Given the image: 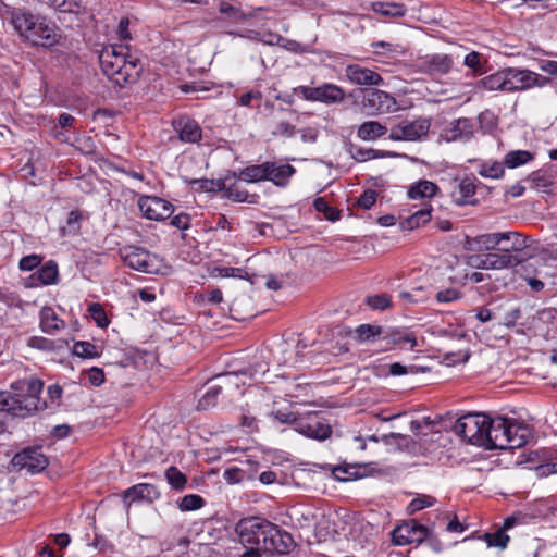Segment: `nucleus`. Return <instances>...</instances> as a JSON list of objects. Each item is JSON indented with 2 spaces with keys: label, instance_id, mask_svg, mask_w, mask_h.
I'll use <instances>...</instances> for the list:
<instances>
[{
  "label": "nucleus",
  "instance_id": "nucleus-22",
  "mask_svg": "<svg viewBox=\"0 0 557 557\" xmlns=\"http://www.w3.org/2000/svg\"><path fill=\"white\" fill-rule=\"evenodd\" d=\"M173 125L182 141L194 144L201 139L202 131L195 120L184 116L174 121Z\"/></svg>",
  "mask_w": 557,
  "mask_h": 557
},
{
  "label": "nucleus",
  "instance_id": "nucleus-49",
  "mask_svg": "<svg viewBox=\"0 0 557 557\" xmlns=\"http://www.w3.org/2000/svg\"><path fill=\"white\" fill-rule=\"evenodd\" d=\"M165 478L169 484L175 490H183L187 483L186 475L176 467H170L165 471Z\"/></svg>",
  "mask_w": 557,
  "mask_h": 557
},
{
  "label": "nucleus",
  "instance_id": "nucleus-25",
  "mask_svg": "<svg viewBox=\"0 0 557 557\" xmlns=\"http://www.w3.org/2000/svg\"><path fill=\"white\" fill-rule=\"evenodd\" d=\"M506 81H507V92H513L519 90H525L530 88L531 71L521 70L516 67H507Z\"/></svg>",
  "mask_w": 557,
  "mask_h": 557
},
{
  "label": "nucleus",
  "instance_id": "nucleus-24",
  "mask_svg": "<svg viewBox=\"0 0 557 557\" xmlns=\"http://www.w3.org/2000/svg\"><path fill=\"white\" fill-rule=\"evenodd\" d=\"M519 520L520 518L516 516L507 517L504 520L502 529L493 533H484L483 539L486 542L487 546L505 549L510 540L509 536L506 534V531L515 527Z\"/></svg>",
  "mask_w": 557,
  "mask_h": 557
},
{
  "label": "nucleus",
  "instance_id": "nucleus-52",
  "mask_svg": "<svg viewBox=\"0 0 557 557\" xmlns=\"http://www.w3.org/2000/svg\"><path fill=\"white\" fill-rule=\"evenodd\" d=\"M88 312L94 321L100 327H106L109 324V320L107 318L106 311L100 304L94 302L89 305Z\"/></svg>",
  "mask_w": 557,
  "mask_h": 557
},
{
  "label": "nucleus",
  "instance_id": "nucleus-31",
  "mask_svg": "<svg viewBox=\"0 0 557 557\" xmlns=\"http://www.w3.org/2000/svg\"><path fill=\"white\" fill-rule=\"evenodd\" d=\"M431 220V208H422L399 222L401 230H414L424 225Z\"/></svg>",
  "mask_w": 557,
  "mask_h": 557
},
{
  "label": "nucleus",
  "instance_id": "nucleus-64",
  "mask_svg": "<svg viewBox=\"0 0 557 557\" xmlns=\"http://www.w3.org/2000/svg\"><path fill=\"white\" fill-rule=\"evenodd\" d=\"M375 200H376V194L375 191L373 190H368V191H364L359 200H358V205L363 208V209H370L374 203H375Z\"/></svg>",
  "mask_w": 557,
  "mask_h": 557
},
{
  "label": "nucleus",
  "instance_id": "nucleus-29",
  "mask_svg": "<svg viewBox=\"0 0 557 557\" xmlns=\"http://www.w3.org/2000/svg\"><path fill=\"white\" fill-rule=\"evenodd\" d=\"M40 330L47 334H53L65 327V322L59 318L51 307H44L40 312Z\"/></svg>",
  "mask_w": 557,
  "mask_h": 557
},
{
  "label": "nucleus",
  "instance_id": "nucleus-53",
  "mask_svg": "<svg viewBox=\"0 0 557 557\" xmlns=\"http://www.w3.org/2000/svg\"><path fill=\"white\" fill-rule=\"evenodd\" d=\"M27 346L30 348L44 350V351H50L55 348V344L53 341L48 339L42 336H32L29 337L27 342Z\"/></svg>",
  "mask_w": 557,
  "mask_h": 557
},
{
  "label": "nucleus",
  "instance_id": "nucleus-18",
  "mask_svg": "<svg viewBox=\"0 0 557 557\" xmlns=\"http://www.w3.org/2000/svg\"><path fill=\"white\" fill-rule=\"evenodd\" d=\"M3 16L9 21L18 36L26 40L29 27L34 25L36 15L25 9L5 7Z\"/></svg>",
  "mask_w": 557,
  "mask_h": 557
},
{
  "label": "nucleus",
  "instance_id": "nucleus-38",
  "mask_svg": "<svg viewBox=\"0 0 557 557\" xmlns=\"http://www.w3.org/2000/svg\"><path fill=\"white\" fill-rule=\"evenodd\" d=\"M486 61L484 60L483 54L478 51L469 52L463 59V64L468 69L472 70L473 77H476L484 73V63Z\"/></svg>",
  "mask_w": 557,
  "mask_h": 557
},
{
  "label": "nucleus",
  "instance_id": "nucleus-32",
  "mask_svg": "<svg viewBox=\"0 0 557 557\" xmlns=\"http://www.w3.org/2000/svg\"><path fill=\"white\" fill-rule=\"evenodd\" d=\"M478 87L490 91L500 90L507 92V81L505 69L483 77L478 82Z\"/></svg>",
  "mask_w": 557,
  "mask_h": 557
},
{
  "label": "nucleus",
  "instance_id": "nucleus-10",
  "mask_svg": "<svg viewBox=\"0 0 557 557\" xmlns=\"http://www.w3.org/2000/svg\"><path fill=\"white\" fill-rule=\"evenodd\" d=\"M455 65V58L448 53H432L419 60L421 72L433 77H441L451 72Z\"/></svg>",
  "mask_w": 557,
  "mask_h": 557
},
{
  "label": "nucleus",
  "instance_id": "nucleus-44",
  "mask_svg": "<svg viewBox=\"0 0 557 557\" xmlns=\"http://www.w3.org/2000/svg\"><path fill=\"white\" fill-rule=\"evenodd\" d=\"M222 392V385H212L208 388L206 394L199 399L197 409L198 410H208L209 408L215 406L218 396Z\"/></svg>",
  "mask_w": 557,
  "mask_h": 557
},
{
  "label": "nucleus",
  "instance_id": "nucleus-2",
  "mask_svg": "<svg viewBox=\"0 0 557 557\" xmlns=\"http://www.w3.org/2000/svg\"><path fill=\"white\" fill-rule=\"evenodd\" d=\"M99 61L103 73L121 87L135 83L144 70L141 59L125 45H113L103 49Z\"/></svg>",
  "mask_w": 557,
  "mask_h": 557
},
{
  "label": "nucleus",
  "instance_id": "nucleus-41",
  "mask_svg": "<svg viewBox=\"0 0 557 557\" xmlns=\"http://www.w3.org/2000/svg\"><path fill=\"white\" fill-rule=\"evenodd\" d=\"M221 190L225 191L226 198L237 201V202H253V200H250V195L247 190L242 189L237 184H231L226 186V184L223 182L220 186Z\"/></svg>",
  "mask_w": 557,
  "mask_h": 557
},
{
  "label": "nucleus",
  "instance_id": "nucleus-14",
  "mask_svg": "<svg viewBox=\"0 0 557 557\" xmlns=\"http://www.w3.org/2000/svg\"><path fill=\"white\" fill-rule=\"evenodd\" d=\"M296 432L309 438L323 441L331 435V426L324 423L315 413L300 417L296 422Z\"/></svg>",
  "mask_w": 557,
  "mask_h": 557
},
{
  "label": "nucleus",
  "instance_id": "nucleus-42",
  "mask_svg": "<svg viewBox=\"0 0 557 557\" xmlns=\"http://www.w3.org/2000/svg\"><path fill=\"white\" fill-rule=\"evenodd\" d=\"M313 207L318 212L322 213L324 219L327 221L335 222L341 218V211L330 206L323 197L315 198L313 201Z\"/></svg>",
  "mask_w": 557,
  "mask_h": 557
},
{
  "label": "nucleus",
  "instance_id": "nucleus-1",
  "mask_svg": "<svg viewBox=\"0 0 557 557\" xmlns=\"http://www.w3.org/2000/svg\"><path fill=\"white\" fill-rule=\"evenodd\" d=\"M44 382L37 377L22 379L11 384V391H0V411L26 418L47 408L40 400Z\"/></svg>",
  "mask_w": 557,
  "mask_h": 557
},
{
  "label": "nucleus",
  "instance_id": "nucleus-51",
  "mask_svg": "<svg viewBox=\"0 0 557 557\" xmlns=\"http://www.w3.org/2000/svg\"><path fill=\"white\" fill-rule=\"evenodd\" d=\"M83 215L79 211H71L66 219V225L62 227L64 234H76L81 228Z\"/></svg>",
  "mask_w": 557,
  "mask_h": 557
},
{
  "label": "nucleus",
  "instance_id": "nucleus-12",
  "mask_svg": "<svg viewBox=\"0 0 557 557\" xmlns=\"http://www.w3.org/2000/svg\"><path fill=\"white\" fill-rule=\"evenodd\" d=\"M508 419L504 417H496L491 419L486 425L484 446L486 449H507L509 445L507 433Z\"/></svg>",
  "mask_w": 557,
  "mask_h": 557
},
{
  "label": "nucleus",
  "instance_id": "nucleus-16",
  "mask_svg": "<svg viewBox=\"0 0 557 557\" xmlns=\"http://www.w3.org/2000/svg\"><path fill=\"white\" fill-rule=\"evenodd\" d=\"M119 253L128 267L145 273L153 271L151 256L144 248L139 246H122Z\"/></svg>",
  "mask_w": 557,
  "mask_h": 557
},
{
  "label": "nucleus",
  "instance_id": "nucleus-33",
  "mask_svg": "<svg viewBox=\"0 0 557 557\" xmlns=\"http://www.w3.org/2000/svg\"><path fill=\"white\" fill-rule=\"evenodd\" d=\"M438 190L435 183L426 180H421L410 187L408 197L410 199H423L433 197Z\"/></svg>",
  "mask_w": 557,
  "mask_h": 557
},
{
  "label": "nucleus",
  "instance_id": "nucleus-56",
  "mask_svg": "<svg viewBox=\"0 0 557 557\" xmlns=\"http://www.w3.org/2000/svg\"><path fill=\"white\" fill-rule=\"evenodd\" d=\"M366 301L375 310H384L391 306V298L385 294L369 296Z\"/></svg>",
  "mask_w": 557,
  "mask_h": 557
},
{
  "label": "nucleus",
  "instance_id": "nucleus-26",
  "mask_svg": "<svg viewBox=\"0 0 557 557\" xmlns=\"http://www.w3.org/2000/svg\"><path fill=\"white\" fill-rule=\"evenodd\" d=\"M366 106L379 112L389 111L395 106V100L387 92L379 89H371L364 97Z\"/></svg>",
  "mask_w": 557,
  "mask_h": 557
},
{
  "label": "nucleus",
  "instance_id": "nucleus-50",
  "mask_svg": "<svg viewBox=\"0 0 557 557\" xmlns=\"http://www.w3.org/2000/svg\"><path fill=\"white\" fill-rule=\"evenodd\" d=\"M205 505V500L200 495L197 494H188L185 495L180 504L178 508L182 511H190V510H197L200 509Z\"/></svg>",
  "mask_w": 557,
  "mask_h": 557
},
{
  "label": "nucleus",
  "instance_id": "nucleus-35",
  "mask_svg": "<svg viewBox=\"0 0 557 557\" xmlns=\"http://www.w3.org/2000/svg\"><path fill=\"white\" fill-rule=\"evenodd\" d=\"M534 156L528 150H512L509 151L504 158V165L509 169H515L524 165L532 161Z\"/></svg>",
  "mask_w": 557,
  "mask_h": 557
},
{
  "label": "nucleus",
  "instance_id": "nucleus-48",
  "mask_svg": "<svg viewBox=\"0 0 557 557\" xmlns=\"http://www.w3.org/2000/svg\"><path fill=\"white\" fill-rule=\"evenodd\" d=\"M38 277L40 282L45 285H50L57 283L58 278V267L53 261H49L46 263L40 270Z\"/></svg>",
  "mask_w": 557,
  "mask_h": 557
},
{
  "label": "nucleus",
  "instance_id": "nucleus-23",
  "mask_svg": "<svg viewBox=\"0 0 557 557\" xmlns=\"http://www.w3.org/2000/svg\"><path fill=\"white\" fill-rule=\"evenodd\" d=\"M158 496L154 485L140 483L127 488L123 494V502L128 508L133 502L149 500L152 502Z\"/></svg>",
  "mask_w": 557,
  "mask_h": 557
},
{
  "label": "nucleus",
  "instance_id": "nucleus-17",
  "mask_svg": "<svg viewBox=\"0 0 557 557\" xmlns=\"http://www.w3.org/2000/svg\"><path fill=\"white\" fill-rule=\"evenodd\" d=\"M466 244H500L502 242H509L511 244H535L537 240H529V236L518 232L505 231L478 235L470 240L469 236H465Z\"/></svg>",
  "mask_w": 557,
  "mask_h": 557
},
{
  "label": "nucleus",
  "instance_id": "nucleus-57",
  "mask_svg": "<svg viewBox=\"0 0 557 557\" xmlns=\"http://www.w3.org/2000/svg\"><path fill=\"white\" fill-rule=\"evenodd\" d=\"M262 94L258 89L249 90L238 98V104L243 107H256L253 102H260Z\"/></svg>",
  "mask_w": 557,
  "mask_h": 557
},
{
  "label": "nucleus",
  "instance_id": "nucleus-46",
  "mask_svg": "<svg viewBox=\"0 0 557 557\" xmlns=\"http://www.w3.org/2000/svg\"><path fill=\"white\" fill-rule=\"evenodd\" d=\"M73 354L81 358H96L99 356V351L96 345L90 342H76L73 345Z\"/></svg>",
  "mask_w": 557,
  "mask_h": 557
},
{
  "label": "nucleus",
  "instance_id": "nucleus-6",
  "mask_svg": "<svg viewBox=\"0 0 557 557\" xmlns=\"http://www.w3.org/2000/svg\"><path fill=\"white\" fill-rule=\"evenodd\" d=\"M59 39L58 27L47 18L36 15L34 25L29 27V33L25 41H28L33 46L48 48L57 45Z\"/></svg>",
  "mask_w": 557,
  "mask_h": 557
},
{
  "label": "nucleus",
  "instance_id": "nucleus-30",
  "mask_svg": "<svg viewBox=\"0 0 557 557\" xmlns=\"http://www.w3.org/2000/svg\"><path fill=\"white\" fill-rule=\"evenodd\" d=\"M387 131V127L377 121H367L358 127L357 137L364 141H372L386 135Z\"/></svg>",
  "mask_w": 557,
  "mask_h": 557
},
{
  "label": "nucleus",
  "instance_id": "nucleus-40",
  "mask_svg": "<svg viewBox=\"0 0 557 557\" xmlns=\"http://www.w3.org/2000/svg\"><path fill=\"white\" fill-rule=\"evenodd\" d=\"M479 174L486 178H500L505 173L504 162L493 161V162H482L478 170Z\"/></svg>",
  "mask_w": 557,
  "mask_h": 557
},
{
  "label": "nucleus",
  "instance_id": "nucleus-20",
  "mask_svg": "<svg viewBox=\"0 0 557 557\" xmlns=\"http://www.w3.org/2000/svg\"><path fill=\"white\" fill-rule=\"evenodd\" d=\"M269 371V367L267 363H256L251 366L248 369H245L244 371L239 373H226L223 375H220L219 379L223 382L224 385H235L236 387L239 386V377L240 376H249L251 381L258 382L261 380L265 373Z\"/></svg>",
  "mask_w": 557,
  "mask_h": 557
},
{
  "label": "nucleus",
  "instance_id": "nucleus-19",
  "mask_svg": "<svg viewBox=\"0 0 557 557\" xmlns=\"http://www.w3.org/2000/svg\"><path fill=\"white\" fill-rule=\"evenodd\" d=\"M347 78L355 85L360 86H380L383 84L382 76L360 64H349L345 69Z\"/></svg>",
  "mask_w": 557,
  "mask_h": 557
},
{
  "label": "nucleus",
  "instance_id": "nucleus-60",
  "mask_svg": "<svg viewBox=\"0 0 557 557\" xmlns=\"http://www.w3.org/2000/svg\"><path fill=\"white\" fill-rule=\"evenodd\" d=\"M521 318L519 307H510L504 313V324L508 327L516 325L517 321Z\"/></svg>",
  "mask_w": 557,
  "mask_h": 557
},
{
  "label": "nucleus",
  "instance_id": "nucleus-5",
  "mask_svg": "<svg viewBox=\"0 0 557 557\" xmlns=\"http://www.w3.org/2000/svg\"><path fill=\"white\" fill-rule=\"evenodd\" d=\"M294 94L300 95L308 101H319L325 104L339 103L345 98L343 88L330 83L318 87L298 86L294 88Z\"/></svg>",
  "mask_w": 557,
  "mask_h": 557
},
{
  "label": "nucleus",
  "instance_id": "nucleus-21",
  "mask_svg": "<svg viewBox=\"0 0 557 557\" xmlns=\"http://www.w3.org/2000/svg\"><path fill=\"white\" fill-rule=\"evenodd\" d=\"M506 434L509 441L507 449L520 448L525 445L531 437L530 428L512 419H508Z\"/></svg>",
  "mask_w": 557,
  "mask_h": 557
},
{
  "label": "nucleus",
  "instance_id": "nucleus-9",
  "mask_svg": "<svg viewBox=\"0 0 557 557\" xmlns=\"http://www.w3.org/2000/svg\"><path fill=\"white\" fill-rule=\"evenodd\" d=\"M518 251V249H504L497 252H488L482 256H478L476 267L493 270L512 268L523 260V258L517 253Z\"/></svg>",
  "mask_w": 557,
  "mask_h": 557
},
{
  "label": "nucleus",
  "instance_id": "nucleus-27",
  "mask_svg": "<svg viewBox=\"0 0 557 557\" xmlns=\"http://www.w3.org/2000/svg\"><path fill=\"white\" fill-rule=\"evenodd\" d=\"M474 124L472 120L467 117L458 119L447 131L446 137L448 141L463 140L467 141L473 135Z\"/></svg>",
  "mask_w": 557,
  "mask_h": 557
},
{
  "label": "nucleus",
  "instance_id": "nucleus-15",
  "mask_svg": "<svg viewBox=\"0 0 557 557\" xmlns=\"http://www.w3.org/2000/svg\"><path fill=\"white\" fill-rule=\"evenodd\" d=\"M294 547L295 542L293 536L272 523L269 535L263 544V552L284 555L288 554Z\"/></svg>",
  "mask_w": 557,
  "mask_h": 557
},
{
  "label": "nucleus",
  "instance_id": "nucleus-8",
  "mask_svg": "<svg viewBox=\"0 0 557 557\" xmlns=\"http://www.w3.org/2000/svg\"><path fill=\"white\" fill-rule=\"evenodd\" d=\"M11 463L17 471L26 470L34 474L44 471L49 462L39 448H25L14 455Z\"/></svg>",
  "mask_w": 557,
  "mask_h": 557
},
{
  "label": "nucleus",
  "instance_id": "nucleus-3",
  "mask_svg": "<svg viewBox=\"0 0 557 557\" xmlns=\"http://www.w3.org/2000/svg\"><path fill=\"white\" fill-rule=\"evenodd\" d=\"M272 522L256 517L242 519L235 528L240 543L250 546L240 557H258L263 550V544L269 535Z\"/></svg>",
  "mask_w": 557,
  "mask_h": 557
},
{
  "label": "nucleus",
  "instance_id": "nucleus-4",
  "mask_svg": "<svg viewBox=\"0 0 557 557\" xmlns=\"http://www.w3.org/2000/svg\"><path fill=\"white\" fill-rule=\"evenodd\" d=\"M487 422L488 417L486 414L469 413L455 422L453 431L469 444L484 446Z\"/></svg>",
  "mask_w": 557,
  "mask_h": 557
},
{
  "label": "nucleus",
  "instance_id": "nucleus-61",
  "mask_svg": "<svg viewBox=\"0 0 557 557\" xmlns=\"http://www.w3.org/2000/svg\"><path fill=\"white\" fill-rule=\"evenodd\" d=\"M272 133L274 136L293 137L296 133V129L294 125L287 122H281L276 125Z\"/></svg>",
  "mask_w": 557,
  "mask_h": 557
},
{
  "label": "nucleus",
  "instance_id": "nucleus-39",
  "mask_svg": "<svg viewBox=\"0 0 557 557\" xmlns=\"http://www.w3.org/2000/svg\"><path fill=\"white\" fill-rule=\"evenodd\" d=\"M460 197L455 199V202L459 206L466 205L471 197L474 196L476 186L474 184V178L465 177L459 182L458 185Z\"/></svg>",
  "mask_w": 557,
  "mask_h": 557
},
{
  "label": "nucleus",
  "instance_id": "nucleus-63",
  "mask_svg": "<svg viewBox=\"0 0 557 557\" xmlns=\"http://www.w3.org/2000/svg\"><path fill=\"white\" fill-rule=\"evenodd\" d=\"M223 476L228 483L234 484L243 481L245 472L238 468H230L224 471Z\"/></svg>",
  "mask_w": 557,
  "mask_h": 557
},
{
  "label": "nucleus",
  "instance_id": "nucleus-47",
  "mask_svg": "<svg viewBox=\"0 0 557 557\" xmlns=\"http://www.w3.org/2000/svg\"><path fill=\"white\" fill-rule=\"evenodd\" d=\"M527 180L531 183L532 188L544 191L553 185L552 178L541 170L532 172Z\"/></svg>",
  "mask_w": 557,
  "mask_h": 557
},
{
  "label": "nucleus",
  "instance_id": "nucleus-34",
  "mask_svg": "<svg viewBox=\"0 0 557 557\" xmlns=\"http://www.w3.org/2000/svg\"><path fill=\"white\" fill-rule=\"evenodd\" d=\"M269 171V161L262 164L250 165L238 173V178L245 182H258L267 180Z\"/></svg>",
  "mask_w": 557,
  "mask_h": 557
},
{
  "label": "nucleus",
  "instance_id": "nucleus-28",
  "mask_svg": "<svg viewBox=\"0 0 557 557\" xmlns=\"http://www.w3.org/2000/svg\"><path fill=\"white\" fill-rule=\"evenodd\" d=\"M267 181L273 182L276 186L284 187L288 184L289 178L295 174L296 170L290 164H277L269 162Z\"/></svg>",
  "mask_w": 557,
  "mask_h": 557
},
{
  "label": "nucleus",
  "instance_id": "nucleus-36",
  "mask_svg": "<svg viewBox=\"0 0 557 557\" xmlns=\"http://www.w3.org/2000/svg\"><path fill=\"white\" fill-rule=\"evenodd\" d=\"M375 12L385 16H404L406 14V7L401 3L377 1L372 4Z\"/></svg>",
  "mask_w": 557,
  "mask_h": 557
},
{
  "label": "nucleus",
  "instance_id": "nucleus-45",
  "mask_svg": "<svg viewBox=\"0 0 557 557\" xmlns=\"http://www.w3.org/2000/svg\"><path fill=\"white\" fill-rule=\"evenodd\" d=\"M209 274L211 277H240L245 278L247 276V272H245L240 268H231V267H212L209 269Z\"/></svg>",
  "mask_w": 557,
  "mask_h": 557
},
{
  "label": "nucleus",
  "instance_id": "nucleus-13",
  "mask_svg": "<svg viewBox=\"0 0 557 557\" xmlns=\"http://www.w3.org/2000/svg\"><path fill=\"white\" fill-rule=\"evenodd\" d=\"M430 128L428 120H416L412 122H403L391 128L389 138L395 141H413L426 135Z\"/></svg>",
  "mask_w": 557,
  "mask_h": 557
},
{
  "label": "nucleus",
  "instance_id": "nucleus-43",
  "mask_svg": "<svg viewBox=\"0 0 557 557\" xmlns=\"http://www.w3.org/2000/svg\"><path fill=\"white\" fill-rule=\"evenodd\" d=\"M382 327L379 325L361 324L355 330L356 341L364 343L382 334Z\"/></svg>",
  "mask_w": 557,
  "mask_h": 557
},
{
  "label": "nucleus",
  "instance_id": "nucleus-62",
  "mask_svg": "<svg viewBox=\"0 0 557 557\" xmlns=\"http://www.w3.org/2000/svg\"><path fill=\"white\" fill-rule=\"evenodd\" d=\"M40 263V257L37 255H29L26 257H23L20 260V269L23 271H30L35 269Z\"/></svg>",
  "mask_w": 557,
  "mask_h": 557
},
{
  "label": "nucleus",
  "instance_id": "nucleus-11",
  "mask_svg": "<svg viewBox=\"0 0 557 557\" xmlns=\"http://www.w3.org/2000/svg\"><path fill=\"white\" fill-rule=\"evenodd\" d=\"M138 208L148 220L161 221L173 213V205L157 196H141L138 199Z\"/></svg>",
  "mask_w": 557,
  "mask_h": 557
},
{
  "label": "nucleus",
  "instance_id": "nucleus-59",
  "mask_svg": "<svg viewBox=\"0 0 557 557\" xmlns=\"http://www.w3.org/2000/svg\"><path fill=\"white\" fill-rule=\"evenodd\" d=\"M333 474L338 481H350L357 478V471L354 467H336Z\"/></svg>",
  "mask_w": 557,
  "mask_h": 557
},
{
  "label": "nucleus",
  "instance_id": "nucleus-58",
  "mask_svg": "<svg viewBox=\"0 0 557 557\" xmlns=\"http://www.w3.org/2000/svg\"><path fill=\"white\" fill-rule=\"evenodd\" d=\"M433 502V498L430 496L423 495L420 497H416L410 502L408 510L410 511V513H413L416 511L422 510L425 507L432 506Z\"/></svg>",
  "mask_w": 557,
  "mask_h": 557
},
{
  "label": "nucleus",
  "instance_id": "nucleus-7",
  "mask_svg": "<svg viewBox=\"0 0 557 557\" xmlns=\"http://www.w3.org/2000/svg\"><path fill=\"white\" fill-rule=\"evenodd\" d=\"M429 536V529L416 520H408L396 527L392 532V542L395 545L404 546L420 544Z\"/></svg>",
  "mask_w": 557,
  "mask_h": 557
},
{
  "label": "nucleus",
  "instance_id": "nucleus-54",
  "mask_svg": "<svg viewBox=\"0 0 557 557\" xmlns=\"http://www.w3.org/2000/svg\"><path fill=\"white\" fill-rule=\"evenodd\" d=\"M51 5L61 12H75L82 5V0H49Z\"/></svg>",
  "mask_w": 557,
  "mask_h": 557
},
{
  "label": "nucleus",
  "instance_id": "nucleus-37",
  "mask_svg": "<svg viewBox=\"0 0 557 557\" xmlns=\"http://www.w3.org/2000/svg\"><path fill=\"white\" fill-rule=\"evenodd\" d=\"M350 153H351V157L358 162H364V161H368L371 159L384 158L387 156H392V153L388 151L375 150V149H371V148L364 149L359 146H351Z\"/></svg>",
  "mask_w": 557,
  "mask_h": 557
},
{
  "label": "nucleus",
  "instance_id": "nucleus-55",
  "mask_svg": "<svg viewBox=\"0 0 557 557\" xmlns=\"http://www.w3.org/2000/svg\"><path fill=\"white\" fill-rule=\"evenodd\" d=\"M461 293L456 288H446L436 293V300L441 304H449L461 298Z\"/></svg>",
  "mask_w": 557,
  "mask_h": 557
}]
</instances>
